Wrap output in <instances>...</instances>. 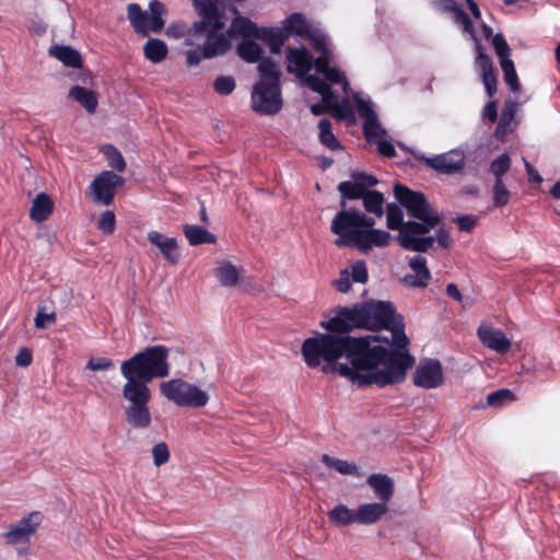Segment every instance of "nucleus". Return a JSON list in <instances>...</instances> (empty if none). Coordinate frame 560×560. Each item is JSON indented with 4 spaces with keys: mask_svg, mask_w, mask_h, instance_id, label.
<instances>
[{
    "mask_svg": "<svg viewBox=\"0 0 560 560\" xmlns=\"http://www.w3.org/2000/svg\"><path fill=\"white\" fill-rule=\"evenodd\" d=\"M235 86V80L231 75H219L213 83L214 91L220 95H230Z\"/></svg>",
    "mask_w": 560,
    "mask_h": 560,
    "instance_id": "45",
    "label": "nucleus"
},
{
    "mask_svg": "<svg viewBox=\"0 0 560 560\" xmlns=\"http://www.w3.org/2000/svg\"><path fill=\"white\" fill-rule=\"evenodd\" d=\"M215 277L222 285L234 287L238 282L240 273L234 265L223 261L215 268Z\"/></svg>",
    "mask_w": 560,
    "mask_h": 560,
    "instance_id": "37",
    "label": "nucleus"
},
{
    "mask_svg": "<svg viewBox=\"0 0 560 560\" xmlns=\"http://www.w3.org/2000/svg\"><path fill=\"white\" fill-rule=\"evenodd\" d=\"M250 101L255 113L259 115H276L283 106L281 86L255 83Z\"/></svg>",
    "mask_w": 560,
    "mask_h": 560,
    "instance_id": "9",
    "label": "nucleus"
},
{
    "mask_svg": "<svg viewBox=\"0 0 560 560\" xmlns=\"http://www.w3.org/2000/svg\"><path fill=\"white\" fill-rule=\"evenodd\" d=\"M42 522L39 512H31L22 517L19 523L4 533V539L8 544L14 545L28 540L30 536L36 532Z\"/></svg>",
    "mask_w": 560,
    "mask_h": 560,
    "instance_id": "14",
    "label": "nucleus"
},
{
    "mask_svg": "<svg viewBox=\"0 0 560 560\" xmlns=\"http://www.w3.org/2000/svg\"><path fill=\"white\" fill-rule=\"evenodd\" d=\"M453 20L456 24L460 25L465 33L475 34V26L469 15L460 8L456 14H453Z\"/></svg>",
    "mask_w": 560,
    "mask_h": 560,
    "instance_id": "54",
    "label": "nucleus"
},
{
    "mask_svg": "<svg viewBox=\"0 0 560 560\" xmlns=\"http://www.w3.org/2000/svg\"><path fill=\"white\" fill-rule=\"evenodd\" d=\"M394 195L397 201L406 208L408 214L415 219H423L431 213V208L424 194L412 190L402 184H396Z\"/></svg>",
    "mask_w": 560,
    "mask_h": 560,
    "instance_id": "11",
    "label": "nucleus"
},
{
    "mask_svg": "<svg viewBox=\"0 0 560 560\" xmlns=\"http://www.w3.org/2000/svg\"><path fill=\"white\" fill-rule=\"evenodd\" d=\"M425 166L436 171L440 174L452 175L459 173L465 166V158L460 152H448L444 154L427 158L423 154L415 155Z\"/></svg>",
    "mask_w": 560,
    "mask_h": 560,
    "instance_id": "13",
    "label": "nucleus"
},
{
    "mask_svg": "<svg viewBox=\"0 0 560 560\" xmlns=\"http://www.w3.org/2000/svg\"><path fill=\"white\" fill-rule=\"evenodd\" d=\"M419 220L420 222L407 221L399 234L424 235L440 223L439 215L433 213L424 214V218Z\"/></svg>",
    "mask_w": 560,
    "mask_h": 560,
    "instance_id": "23",
    "label": "nucleus"
},
{
    "mask_svg": "<svg viewBox=\"0 0 560 560\" xmlns=\"http://www.w3.org/2000/svg\"><path fill=\"white\" fill-rule=\"evenodd\" d=\"M477 49V59L476 62L481 71V75L483 73H492L494 71L493 61L489 55L486 54L485 48L481 44L476 45Z\"/></svg>",
    "mask_w": 560,
    "mask_h": 560,
    "instance_id": "46",
    "label": "nucleus"
},
{
    "mask_svg": "<svg viewBox=\"0 0 560 560\" xmlns=\"http://www.w3.org/2000/svg\"><path fill=\"white\" fill-rule=\"evenodd\" d=\"M306 84L312 91L318 93L319 95H322V94L327 95L330 93L331 88L328 85V83L325 80L318 78L317 75H313V74L308 75L306 78Z\"/></svg>",
    "mask_w": 560,
    "mask_h": 560,
    "instance_id": "53",
    "label": "nucleus"
},
{
    "mask_svg": "<svg viewBox=\"0 0 560 560\" xmlns=\"http://www.w3.org/2000/svg\"><path fill=\"white\" fill-rule=\"evenodd\" d=\"M322 462L328 467L334 468L341 475H352L357 477H361L362 474L359 471V468L355 464L349 463L343 459L334 458L327 454L322 456Z\"/></svg>",
    "mask_w": 560,
    "mask_h": 560,
    "instance_id": "36",
    "label": "nucleus"
},
{
    "mask_svg": "<svg viewBox=\"0 0 560 560\" xmlns=\"http://www.w3.org/2000/svg\"><path fill=\"white\" fill-rule=\"evenodd\" d=\"M318 140L327 149L335 151L341 149V144L332 132V124L328 118H322L318 122Z\"/></svg>",
    "mask_w": 560,
    "mask_h": 560,
    "instance_id": "34",
    "label": "nucleus"
},
{
    "mask_svg": "<svg viewBox=\"0 0 560 560\" xmlns=\"http://www.w3.org/2000/svg\"><path fill=\"white\" fill-rule=\"evenodd\" d=\"M362 200L366 212L373 213L378 218L383 215L384 196L382 192L377 190L366 191Z\"/></svg>",
    "mask_w": 560,
    "mask_h": 560,
    "instance_id": "38",
    "label": "nucleus"
},
{
    "mask_svg": "<svg viewBox=\"0 0 560 560\" xmlns=\"http://www.w3.org/2000/svg\"><path fill=\"white\" fill-rule=\"evenodd\" d=\"M492 45L500 62L511 60V48L502 34L492 36Z\"/></svg>",
    "mask_w": 560,
    "mask_h": 560,
    "instance_id": "44",
    "label": "nucleus"
},
{
    "mask_svg": "<svg viewBox=\"0 0 560 560\" xmlns=\"http://www.w3.org/2000/svg\"><path fill=\"white\" fill-rule=\"evenodd\" d=\"M56 320V313H45L39 310L35 316L34 323L36 328L45 329L48 326L54 325Z\"/></svg>",
    "mask_w": 560,
    "mask_h": 560,
    "instance_id": "58",
    "label": "nucleus"
},
{
    "mask_svg": "<svg viewBox=\"0 0 560 560\" xmlns=\"http://www.w3.org/2000/svg\"><path fill=\"white\" fill-rule=\"evenodd\" d=\"M168 49L166 44L159 38H150L143 47L144 57L151 62L158 63L164 60Z\"/></svg>",
    "mask_w": 560,
    "mask_h": 560,
    "instance_id": "33",
    "label": "nucleus"
},
{
    "mask_svg": "<svg viewBox=\"0 0 560 560\" xmlns=\"http://www.w3.org/2000/svg\"><path fill=\"white\" fill-rule=\"evenodd\" d=\"M454 222L462 232H471L477 224V217L474 214L460 215Z\"/></svg>",
    "mask_w": 560,
    "mask_h": 560,
    "instance_id": "60",
    "label": "nucleus"
},
{
    "mask_svg": "<svg viewBox=\"0 0 560 560\" xmlns=\"http://www.w3.org/2000/svg\"><path fill=\"white\" fill-rule=\"evenodd\" d=\"M331 60H332V52L331 51L320 54L313 61V66H314V68L316 70V72L323 74L325 71H327L330 68L329 63L331 62Z\"/></svg>",
    "mask_w": 560,
    "mask_h": 560,
    "instance_id": "61",
    "label": "nucleus"
},
{
    "mask_svg": "<svg viewBox=\"0 0 560 560\" xmlns=\"http://www.w3.org/2000/svg\"><path fill=\"white\" fill-rule=\"evenodd\" d=\"M377 151L385 158H394L396 155L395 147L387 140L380 139L377 141Z\"/></svg>",
    "mask_w": 560,
    "mask_h": 560,
    "instance_id": "64",
    "label": "nucleus"
},
{
    "mask_svg": "<svg viewBox=\"0 0 560 560\" xmlns=\"http://www.w3.org/2000/svg\"><path fill=\"white\" fill-rule=\"evenodd\" d=\"M514 399V395L510 389H499L487 396V402L490 406H500L505 401H512Z\"/></svg>",
    "mask_w": 560,
    "mask_h": 560,
    "instance_id": "51",
    "label": "nucleus"
},
{
    "mask_svg": "<svg viewBox=\"0 0 560 560\" xmlns=\"http://www.w3.org/2000/svg\"><path fill=\"white\" fill-rule=\"evenodd\" d=\"M338 191L340 192V207L347 208V200L362 199L365 195V187L354 179V182L346 180L338 185Z\"/></svg>",
    "mask_w": 560,
    "mask_h": 560,
    "instance_id": "30",
    "label": "nucleus"
},
{
    "mask_svg": "<svg viewBox=\"0 0 560 560\" xmlns=\"http://www.w3.org/2000/svg\"><path fill=\"white\" fill-rule=\"evenodd\" d=\"M351 279L358 283H365L368 281V268L363 260H358L351 266Z\"/></svg>",
    "mask_w": 560,
    "mask_h": 560,
    "instance_id": "55",
    "label": "nucleus"
},
{
    "mask_svg": "<svg viewBox=\"0 0 560 560\" xmlns=\"http://www.w3.org/2000/svg\"><path fill=\"white\" fill-rule=\"evenodd\" d=\"M237 55L241 59L248 63L259 62L262 58L264 50L259 44L253 38L243 39L236 47Z\"/></svg>",
    "mask_w": 560,
    "mask_h": 560,
    "instance_id": "31",
    "label": "nucleus"
},
{
    "mask_svg": "<svg viewBox=\"0 0 560 560\" xmlns=\"http://www.w3.org/2000/svg\"><path fill=\"white\" fill-rule=\"evenodd\" d=\"M102 153L107 160L108 165L116 172L122 173L126 170V161L120 151L113 144H106L102 148Z\"/></svg>",
    "mask_w": 560,
    "mask_h": 560,
    "instance_id": "39",
    "label": "nucleus"
},
{
    "mask_svg": "<svg viewBox=\"0 0 560 560\" xmlns=\"http://www.w3.org/2000/svg\"><path fill=\"white\" fill-rule=\"evenodd\" d=\"M365 314L366 330L377 331L386 329L392 332V341L397 348H407L409 339L405 334L404 317L396 311L394 303L389 301L371 300L362 302Z\"/></svg>",
    "mask_w": 560,
    "mask_h": 560,
    "instance_id": "5",
    "label": "nucleus"
},
{
    "mask_svg": "<svg viewBox=\"0 0 560 560\" xmlns=\"http://www.w3.org/2000/svg\"><path fill=\"white\" fill-rule=\"evenodd\" d=\"M68 96L82 105L89 114L96 112L98 105L96 92L80 85H74L70 89Z\"/></svg>",
    "mask_w": 560,
    "mask_h": 560,
    "instance_id": "25",
    "label": "nucleus"
},
{
    "mask_svg": "<svg viewBox=\"0 0 560 560\" xmlns=\"http://www.w3.org/2000/svg\"><path fill=\"white\" fill-rule=\"evenodd\" d=\"M287 70L295 73L298 78L304 77L313 67L312 56L305 48L287 47Z\"/></svg>",
    "mask_w": 560,
    "mask_h": 560,
    "instance_id": "15",
    "label": "nucleus"
},
{
    "mask_svg": "<svg viewBox=\"0 0 560 560\" xmlns=\"http://www.w3.org/2000/svg\"><path fill=\"white\" fill-rule=\"evenodd\" d=\"M510 167L511 159L509 154L503 153L491 162L489 170L495 179H502V176L509 172Z\"/></svg>",
    "mask_w": 560,
    "mask_h": 560,
    "instance_id": "43",
    "label": "nucleus"
},
{
    "mask_svg": "<svg viewBox=\"0 0 560 560\" xmlns=\"http://www.w3.org/2000/svg\"><path fill=\"white\" fill-rule=\"evenodd\" d=\"M259 26L246 16L237 15L233 19L230 27L225 32V36L230 42L234 37H243V39L256 38L259 33Z\"/></svg>",
    "mask_w": 560,
    "mask_h": 560,
    "instance_id": "20",
    "label": "nucleus"
},
{
    "mask_svg": "<svg viewBox=\"0 0 560 560\" xmlns=\"http://www.w3.org/2000/svg\"><path fill=\"white\" fill-rule=\"evenodd\" d=\"M366 483L373 490L378 502H384L385 505H388L395 492L394 480L385 474H372L368 477Z\"/></svg>",
    "mask_w": 560,
    "mask_h": 560,
    "instance_id": "19",
    "label": "nucleus"
},
{
    "mask_svg": "<svg viewBox=\"0 0 560 560\" xmlns=\"http://www.w3.org/2000/svg\"><path fill=\"white\" fill-rule=\"evenodd\" d=\"M148 241L159 248L166 261L175 265L179 260L178 244L175 237H167L158 231L148 233Z\"/></svg>",
    "mask_w": 560,
    "mask_h": 560,
    "instance_id": "18",
    "label": "nucleus"
},
{
    "mask_svg": "<svg viewBox=\"0 0 560 560\" xmlns=\"http://www.w3.org/2000/svg\"><path fill=\"white\" fill-rule=\"evenodd\" d=\"M516 105L517 104L515 102H506L501 113L500 121L497 127V132H499L500 130L505 131V128L510 126L515 116Z\"/></svg>",
    "mask_w": 560,
    "mask_h": 560,
    "instance_id": "48",
    "label": "nucleus"
},
{
    "mask_svg": "<svg viewBox=\"0 0 560 560\" xmlns=\"http://www.w3.org/2000/svg\"><path fill=\"white\" fill-rule=\"evenodd\" d=\"M125 183V179L113 171H103L89 186L92 200L104 206L113 203L116 191Z\"/></svg>",
    "mask_w": 560,
    "mask_h": 560,
    "instance_id": "10",
    "label": "nucleus"
},
{
    "mask_svg": "<svg viewBox=\"0 0 560 560\" xmlns=\"http://www.w3.org/2000/svg\"><path fill=\"white\" fill-rule=\"evenodd\" d=\"M408 265L415 275H405L402 283L409 288H427L431 279V272L427 266V259L423 256H415L410 258Z\"/></svg>",
    "mask_w": 560,
    "mask_h": 560,
    "instance_id": "16",
    "label": "nucleus"
},
{
    "mask_svg": "<svg viewBox=\"0 0 560 560\" xmlns=\"http://www.w3.org/2000/svg\"><path fill=\"white\" fill-rule=\"evenodd\" d=\"M284 32L289 35L295 34L299 36L310 35V25L301 13H292L284 21Z\"/></svg>",
    "mask_w": 560,
    "mask_h": 560,
    "instance_id": "35",
    "label": "nucleus"
},
{
    "mask_svg": "<svg viewBox=\"0 0 560 560\" xmlns=\"http://www.w3.org/2000/svg\"><path fill=\"white\" fill-rule=\"evenodd\" d=\"M434 237H416L406 234H399L397 241L399 245L407 250L425 253L434 243Z\"/></svg>",
    "mask_w": 560,
    "mask_h": 560,
    "instance_id": "32",
    "label": "nucleus"
},
{
    "mask_svg": "<svg viewBox=\"0 0 560 560\" xmlns=\"http://www.w3.org/2000/svg\"><path fill=\"white\" fill-rule=\"evenodd\" d=\"M387 226L388 229L399 232L404 228V213L402 210L396 203H389L387 206Z\"/></svg>",
    "mask_w": 560,
    "mask_h": 560,
    "instance_id": "41",
    "label": "nucleus"
},
{
    "mask_svg": "<svg viewBox=\"0 0 560 560\" xmlns=\"http://www.w3.org/2000/svg\"><path fill=\"white\" fill-rule=\"evenodd\" d=\"M482 83L485 85L487 95L489 97H493L497 93L498 79L495 72L492 73H483L481 75Z\"/></svg>",
    "mask_w": 560,
    "mask_h": 560,
    "instance_id": "62",
    "label": "nucleus"
},
{
    "mask_svg": "<svg viewBox=\"0 0 560 560\" xmlns=\"http://www.w3.org/2000/svg\"><path fill=\"white\" fill-rule=\"evenodd\" d=\"M54 211V202L46 192L38 194L32 202L30 217L35 222L46 221Z\"/></svg>",
    "mask_w": 560,
    "mask_h": 560,
    "instance_id": "24",
    "label": "nucleus"
},
{
    "mask_svg": "<svg viewBox=\"0 0 560 560\" xmlns=\"http://www.w3.org/2000/svg\"><path fill=\"white\" fill-rule=\"evenodd\" d=\"M153 463L161 467L170 460V451L165 442H159L152 447Z\"/></svg>",
    "mask_w": 560,
    "mask_h": 560,
    "instance_id": "50",
    "label": "nucleus"
},
{
    "mask_svg": "<svg viewBox=\"0 0 560 560\" xmlns=\"http://www.w3.org/2000/svg\"><path fill=\"white\" fill-rule=\"evenodd\" d=\"M323 75L332 84H341L345 91L349 88V82L345 74L337 68H329L323 73Z\"/></svg>",
    "mask_w": 560,
    "mask_h": 560,
    "instance_id": "56",
    "label": "nucleus"
},
{
    "mask_svg": "<svg viewBox=\"0 0 560 560\" xmlns=\"http://www.w3.org/2000/svg\"><path fill=\"white\" fill-rule=\"evenodd\" d=\"M288 38L289 36L284 30L271 27H260L257 35V39L268 44L272 54H279Z\"/></svg>",
    "mask_w": 560,
    "mask_h": 560,
    "instance_id": "26",
    "label": "nucleus"
},
{
    "mask_svg": "<svg viewBox=\"0 0 560 560\" xmlns=\"http://www.w3.org/2000/svg\"><path fill=\"white\" fill-rule=\"evenodd\" d=\"M444 382L443 368L438 359H425L419 363L413 373V384L418 387L438 388Z\"/></svg>",
    "mask_w": 560,
    "mask_h": 560,
    "instance_id": "12",
    "label": "nucleus"
},
{
    "mask_svg": "<svg viewBox=\"0 0 560 560\" xmlns=\"http://www.w3.org/2000/svg\"><path fill=\"white\" fill-rule=\"evenodd\" d=\"M388 512L384 502L364 503L357 509V524L371 525L377 523Z\"/></svg>",
    "mask_w": 560,
    "mask_h": 560,
    "instance_id": "21",
    "label": "nucleus"
},
{
    "mask_svg": "<svg viewBox=\"0 0 560 560\" xmlns=\"http://www.w3.org/2000/svg\"><path fill=\"white\" fill-rule=\"evenodd\" d=\"M378 336L351 337L316 334L303 341L301 353L311 369L326 363L324 371L338 373L358 387L399 384L415 364L408 349H388Z\"/></svg>",
    "mask_w": 560,
    "mask_h": 560,
    "instance_id": "1",
    "label": "nucleus"
},
{
    "mask_svg": "<svg viewBox=\"0 0 560 560\" xmlns=\"http://www.w3.org/2000/svg\"><path fill=\"white\" fill-rule=\"evenodd\" d=\"M197 14L201 18L192 23L189 34L206 36V40L196 49L188 50L186 62L189 67L198 66L205 59H212L226 54L231 43L220 33L225 27L224 0H191Z\"/></svg>",
    "mask_w": 560,
    "mask_h": 560,
    "instance_id": "3",
    "label": "nucleus"
},
{
    "mask_svg": "<svg viewBox=\"0 0 560 560\" xmlns=\"http://www.w3.org/2000/svg\"><path fill=\"white\" fill-rule=\"evenodd\" d=\"M49 56L61 61L66 67L82 69L83 60L81 54L67 45H52L48 49Z\"/></svg>",
    "mask_w": 560,
    "mask_h": 560,
    "instance_id": "22",
    "label": "nucleus"
},
{
    "mask_svg": "<svg viewBox=\"0 0 560 560\" xmlns=\"http://www.w3.org/2000/svg\"><path fill=\"white\" fill-rule=\"evenodd\" d=\"M150 16L142 11L138 3H130L127 7V14L135 32L141 36H148L150 32L159 34L164 28L165 22L162 18L165 7L160 0H152L149 3Z\"/></svg>",
    "mask_w": 560,
    "mask_h": 560,
    "instance_id": "8",
    "label": "nucleus"
},
{
    "mask_svg": "<svg viewBox=\"0 0 560 560\" xmlns=\"http://www.w3.org/2000/svg\"><path fill=\"white\" fill-rule=\"evenodd\" d=\"M357 109L361 118L364 119V121H369V124L373 122L374 118H377L376 113L370 105V103L359 100L357 104Z\"/></svg>",
    "mask_w": 560,
    "mask_h": 560,
    "instance_id": "59",
    "label": "nucleus"
},
{
    "mask_svg": "<svg viewBox=\"0 0 560 560\" xmlns=\"http://www.w3.org/2000/svg\"><path fill=\"white\" fill-rule=\"evenodd\" d=\"M97 228L105 235L113 234L116 228L115 213L110 210L103 212L97 223Z\"/></svg>",
    "mask_w": 560,
    "mask_h": 560,
    "instance_id": "49",
    "label": "nucleus"
},
{
    "mask_svg": "<svg viewBox=\"0 0 560 560\" xmlns=\"http://www.w3.org/2000/svg\"><path fill=\"white\" fill-rule=\"evenodd\" d=\"M480 341L489 349L499 353H506L511 349L510 339L500 329L480 326L477 330Z\"/></svg>",
    "mask_w": 560,
    "mask_h": 560,
    "instance_id": "17",
    "label": "nucleus"
},
{
    "mask_svg": "<svg viewBox=\"0 0 560 560\" xmlns=\"http://www.w3.org/2000/svg\"><path fill=\"white\" fill-rule=\"evenodd\" d=\"M160 392L179 407L201 408L209 401L207 392L183 378H172L160 384Z\"/></svg>",
    "mask_w": 560,
    "mask_h": 560,
    "instance_id": "6",
    "label": "nucleus"
},
{
    "mask_svg": "<svg viewBox=\"0 0 560 560\" xmlns=\"http://www.w3.org/2000/svg\"><path fill=\"white\" fill-rule=\"evenodd\" d=\"M258 72L260 80L257 83L265 85H280L281 72L271 58H264L259 61Z\"/></svg>",
    "mask_w": 560,
    "mask_h": 560,
    "instance_id": "28",
    "label": "nucleus"
},
{
    "mask_svg": "<svg viewBox=\"0 0 560 560\" xmlns=\"http://www.w3.org/2000/svg\"><path fill=\"white\" fill-rule=\"evenodd\" d=\"M502 72H503V79L506 85L510 88V90L513 93H516L521 90V83L515 70V66L513 60H502L500 62Z\"/></svg>",
    "mask_w": 560,
    "mask_h": 560,
    "instance_id": "40",
    "label": "nucleus"
},
{
    "mask_svg": "<svg viewBox=\"0 0 560 560\" xmlns=\"http://www.w3.org/2000/svg\"><path fill=\"white\" fill-rule=\"evenodd\" d=\"M330 114L339 120L347 119L353 120L354 113L348 101H343L342 104H335L334 108L330 110Z\"/></svg>",
    "mask_w": 560,
    "mask_h": 560,
    "instance_id": "52",
    "label": "nucleus"
},
{
    "mask_svg": "<svg viewBox=\"0 0 560 560\" xmlns=\"http://www.w3.org/2000/svg\"><path fill=\"white\" fill-rule=\"evenodd\" d=\"M183 231L191 246L214 244L217 242V236L200 225L185 224Z\"/></svg>",
    "mask_w": 560,
    "mask_h": 560,
    "instance_id": "27",
    "label": "nucleus"
},
{
    "mask_svg": "<svg viewBox=\"0 0 560 560\" xmlns=\"http://www.w3.org/2000/svg\"><path fill=\"white\" fill-rule=\"evenodd\" d=\"M493 192V206L497 208L504 207L510 201V191L504 185L502 179H495L492 187Z\"/></svg>",
    "mask_w": 560,
    "mask_h": 560,
    "instance_id": "42",
    "label": "nucleus"
},
{
    "mask_svg": "<svg viewBox=\"0 0 560 560\" xmlns=\"http://www.w3.org/2000/svg\"><path fill=\"white\" fill-rule=\"evenodd\" d=\"M334 316L320 322V326L330 335L348 336L354 329H366L365 314L362 303L350 306H336L332 310Z\"/></svg>",
    "mask_w": 560,
    "mask_h": 560,
    "instance_id": "7",
    "label": "nucleus"
},
{
    "mask_svg": "<svg viewBox=\"0 0 560 560\" xmlns=\"http://www.w3.org/2000/svg\"><path fill=\"white\" fill-rule=\"evenodd\" d=\"M357 510L348 508L346 504H337L327 512L328 520L335 526H350L357 523Z\"/></svg>",
    "mask_w": 560,
    "mask_h": 560,
    "instance_id": "29",
    "label": "nucleus"
},
{
    "mask_svg": "<svg viewBox=\"0 0 560 560\" xmlns=\"http://www.w3.org/2000/svg\"><path fill=\"white\" fill-rule=\"evenodd\" d=\"M168 355L167 347L149 346L120 364V373L126 380L121 396L128 402L124 408L125 420L135 429L144 430L151 425L149 404L152 394L149 383L170 375Z\"/></svg>",
    "mask_w": 560,
    "mask_h": 560,
    "instance_id": "2",
    "label": "nucleus"
},
{
    "mask_svg": "<svg viewBox=\"0 0 560 560\" xmlns=\"http://www.w3.org/2000/svg\"><path fill=\"white\" fill-rule=\"evenodd\" d=\"M33 353L28 348H21L15 357V364L21 368H27L32 364Z\"/></svg>",
    "mask_w": 560,
    "mask_h": 560,
    "instance_id": "63",
    "label": "nucleus"
},
{
    "mask_svg": "<svg viewBox=\"0 0 560 560\" xmlns=\"http://www.w3.org/2000/svg\"><path fill=\"white\" fill-rule=\"evenodd\" d=\"M385 132L377 118H374L372 124H369V121L363 122V133L370 143L374 142L376 138H381Z\"/></svg>",
    "mask_w": 560,
    "mask_h": 560,
    "instance_id": "47",
    "label": "nucleus"
},
{
    "mask_svg": "<svg viewBox=\"0 0 560 560\" xmlns=\"http://www.w3.org/2000/svg\"><path fill=\"white\" fill-rule=\"evenodd\" d=\"M114 366V361L108 358H91L86 363V369L91 371H107Z\"/></svg>",
    "mask_w": 560,
    "mask_h": 560,
    "instance_id": "57",
    "label": "nucleus"
},
{
    "mask_svg": "<svg viewBox=\"0 0 560 560\" xmlns=\"http://www.w3.org/2000/svg\"><path fill=\"white\" fill-rule=\"evenodd\" d=\"M330 231L338 236L335 240L336 246L355 247L364 254L373 247L387 246L390 241V234L384 230L359 229L354 209L341 208L331 220Z\"/></svg>",
    "mask_w": 560,
    "mask_h": 560,
    "instance_id": "4",
    "label": "nucleus"
}]
</instances>
